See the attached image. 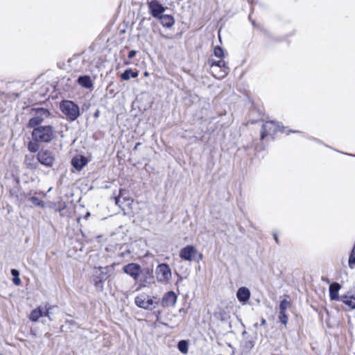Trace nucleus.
<instances>
[{
    "label": "nucleus",
    "mask_w": 355,
    "mask_h": 355,
    "mask_svg": "<svg viewBox=\"0 0 355 355\" xmlns=\"http://www.w3.org/2000/svg\"><path fill=\"white\" fill-rule=\"evenodd\" d=\"M157 280L160 282H165L171 277V270L166 263H161L158 265L156 269Z\"/></svg>",
    "instance_id": "12"
},
{
    "label": "nucleus",
    "mask_w": 355,
    "mask_h": 355,
    "mask_svg": "<svg viewBox=\"0 0 355 355\" xmlns=\"http://www.w3.org/2000/svg\"><path fill=\"white\" fill-rule=\"evenodd\" d=\"M277 132H286L288 134V132H295L296 131L289 130L286 131V128L280 127L279 125L277 124L273 121H266L262 125V131L261 132V139H263L266 136H273Z\"/></svg>",
    "instance_id": "4"
},
{
    "label": "nucleus",
    "mask_w": 355,
    "mask_h": 355,
    "mask_svg": "<svg viewBox=\"0 0 355 355\" xmlns=\"http://www.w3.org/2000/svg\"><path fill=\"white\" fill-rule=\"evenodd\" d=\"M123 270L125 273L130 275L134 280H138L141 274L145 273L146 275L151 276L153 270L150 269L141 270V266L135 263H128L123 266Z\"/></svg>",
    "instance_id": "6"
},
{
    "label": "nucleus",
    "mask_w": 355,
    "mask_h": 355,
    "mask_svg": "<svg viewBox=\"0 0 355 355\" xmlns=\"http://www.w3.org/2000/svg\"><path fill=\"white\" fill-rule=\"evenodd\" d=\"M214 54L216 58L220 59H223V58L225 56L223 49L219 46H217L214 48Z\"/></svg>",
    "instance_id": "29"
},
{
    "label": "nucleus",
    "mask_w": 355,
    "mask_h": 355,
    "mask_svg": "<svg viewBox=\"0 0 355 355\" xmlns=\"http://www.w3.org/2000/svg\"><path fill=\"white\" fill-rule=\"evenodd\" d=\"M90 216V213L89 212H87V214H85V218H88L89 216Z\"/></svg>",
    "instance_id": "38"
},
{
    "label": "nucleus",
    "mask_w": 355,
    "mask_h": 355,
    "mask_svg": "<svg viewBox=\"0 0 355 355\" xmlns=\"http://www.w3.org/2000/svg\"><path fill=\"white\" fill-rule=\"evenodd\" d=\"M12 281H13V283H14L15 285H17V286L20 285V284H21V282L20 278L19 277V276H17V277H13Z\"/></svg>",
    "instance_id": "33"
},
{
    "label": "nucleus",
    "mask_w": 355,
    "mask_h": 355,
    "mask_svg": "<svg viewBox=\"0 0 355 355\" xmlns=\"http://www.w3.org/2000/svg\"><path fill=\"white\" fill-rule=\"evenodd\" d=\"M251 293L249 288L245 286L240 287L236 292V297L238 300L243 304H245L250 300Z\"/></svg>",
    "instance_id": "17"
},
{
    "label": "nucleus",
    "mask_w": 355,
    "mask_h": 355,
    "mask_svg": "<svg viewBox=\"0 0 355 355\" xmlns=\"http://www.w3.org/2000/svg\"><path fill=\"white\" fill-rule=\"evenodd\" d=\"M25 163L30 168H35L37 167V163L34 161L33 155H26L25 158Z\"/></svg>",
    "instance_id": "24"
},
{
    "label": "nucleus",
    "mask_w": 355,
    "mask_h": 355,
    "mask_svg": "<svg viewBox=\"0 0 355 355\" xmlns=\"http://www.w3.org/2000/svg\"><path fill=\"white\" fill-rule=\"evenodd\" d=\"M266 323V320L263 319L261 320V324H264Z\"/></svg>",
    "instance_id": "39"
},
{
    "label": "nucleus",
    "mask_w": 355,
    "mask_h": 355,
    "mask_svg": "<svg viewBox=\"0 0 355 355\" xmlns=\"http://www.w3.org/2000/svg\"><path fill=\"white\" fill-rule=\"evenodd\" d=\"M28 200L33 203L35 207H44V203L42 200L35 196H31L28 198Z\"/></svg>",
    "instance_id": "27"
},
{
    "label": "nucleus",
    "mask_w": 355,
    "mask_h": 355,
    "mask_svg": "<svg viewBox=\"0 0 355 355\" xmlns=\"http://www.w3.org/2000/svg\"><path fill=\"white\" fill-rule=\"evenodd\" d=\"M198 256H199V259L197 260L198 261H199L200 260H201L202 259V254H198Z\"/></svg>",
    "instance_id": "37"
},
{
    "label": "nucleus",
    "mask_w": 355,
    "mask_h": 355,
    "mask_svg": "<svg viewBox=\"0 0 355 355\" xmlns=\"http://www.w3.org/2000/svg\"><path fill=\"white\" fill-rule=\"evenodd\" d=\"M141 282L145 284V283H147V280L146 279H144V280H141Z\"/></svg>",
    "instance_id": "40"
},
{
    "label": "nucleus",
    "mask_w": 355,
    "mask_h": 355,
    "mask_svg": "<svg viewBox=\"0 0 355 355\" xmlns=\"http://www.w3.org/2000/svg\"><path fill=\"white\" fill-rule=\"evenodd\" d=\"M38 141H30L28 144V149L29 151H31V153H35L37 152L39 148H40V146L39 144H37Z\"/></svg>",
    "instance_id": "28"
},
{
    "label": "nucleus",
    "mask_w": 355,
    "mask_h": 355,
    "mask_svg": "<svg viewBox=\"0 0 355 355\" xmlns=\"http://www.w3.org/2000/svg\"><path fill=\"white\" fill-rule=\"evenodd\" d=\"M340 302L346 306L347 311L355 309V288L340 296Z\"/></svg>",
    "instance_id": "10"
},
{
    "label": "nucleus",
    "mask_w": 355,
    "mask_h": 355,
    "mask_svg": "<svg viewBox=\"0 0 355 355\" xmlns=\"http://www.w3.org/2000/svg\"><path fill=\"white\" fill-rule=\"evenodd\" d=\"M88 162L86 157L78 155L74 156L71 159V165L77 171H80Z\"/></svg>",
    "instance_id": "18"
},
{
    "label": "nucleus",
    "mask_w": 355,
    "mask_h": 355,
    "mask_svg": "<svg viewBox=\"0 0 355 355\" xmlns=\"http://www.w3.org/2000/svg\"><path fill=\"white\" fill-rule=\"evenodd\" d=\"M138 75L139 73L137 71H132L131 69H128L121 74V78L123 80H128L130 77L134 78H137Z\"/></svg>",
    "instance_id": "23"
},
{
    "label": "nucleus",
    "mask_w": 355,
    "mask_h": 355,
    "mask_svg": "<svg viewBox=\"0 0 355 355\" xmlns=\"http://www.w3.org/2000/svg\"><path fill=\"white\" fill-rule=\"evenodd\" d=\"M108 269L107 267H100L95 269L94 274V286L98 291L103 288V282L108 278Z\"/></svg>",
    "instance_id": "8"
},
{
    "label": "nucleus",
    "mask_w": 355,
    "mask_h": 355,
    "mask_svg": "<svg viewBox=\"0 0 355 355\" xmlns=\"http://www.w3.org/2000/svg\"><path fill=\"white\" fill-rule=\"evenodd\" d=\"M78 83L86 89H91L93 87V83L89 76H80L77 80Z\"/></svg>",
    "instance_id": "20"
},
{
    "label": "nucleus",
    "mask_w": 355,
    "mask_h": 355,
    "mask_svg": "<svg viewBox=\"0 0 355 355\" xmlns=\"http://www.w3.org/2000/svg\"><path fill=\"white\" fill-rule=\"evenodd\" d=\"M55 307V306H51L49 304H46L44 307L40 306L31 311L29 315V319L32 322H37L39 318L45 316L48 317L50 320H52L50 314L51 313V310Z\"/></svg>",
    "instance_id": "7"
},
{
    "label": "nucleus",
    "mask_w": 355,
    "mask_h": 355,
    "mask_svg": "<svg viewBox=\"0 0 355 355\" xmlns=\"http://www.w3.org/2000/svg\"><path fill=\"white\" fill-rule=\"evenodd\" d=\"M10 272L13 277L19 276V272L16 269H12Z\"/></svg>",
    "instance_id": "35"
},
{
    "label": "nucleus",
    "mask_w": 355,
    "mask_h": 355,
    "mask_svg": "<svg viewBox=\"0 0 355 355\" xmlns=\"http://www.w3.org/2000/svg\"><path fill=\"white\" fill-rule=\"evenodd\" d=\"M178 299L173 291H168L164 294L162 300V305L164 307L174 306Z\"/></svg>",
    "instance_id": "15"
},
{
    "label": "nucleus",
    "mask_w": 355,
    "mask_h": 355,
    "mask_svg": "<svg viewBox=\"0 0 355 355\" xmlns=\"http://www.w3.org/2000/svg\"><path fill=\"white\" fill-rule=\"evenodd\" d=\"M148 8L150 14L155 18L159 17L166 10L164 7L157 0H152L148 3Z\"/></svg>",
    "instance_id": "14"
},
{
    "label": "nucleus",
    "mask_w": 355,
    "mask_h": 355,
    "mask_svg": "<svg viewBox=\"0 0 355 355\" xmlns=\"http://www.w3.org/2000/svg\"><path fill=\"white\" fill-rule=\"evenodd\" d=\"M348 265L351 269H354L355 268V243L349 254Z\"/></svg>",
    "instance_id": "25"
},
{
    "label": "nucleus",
    "mask_w": 355,
    "mask_h": 355,
    "mask_svg": "<svg viewBox=\"0 0 355 355\" xmlns=\"http://www.w3.org/2000/svg\"><path fill=\"white\" fill-rule=\"evenodd\" d=\"M37 158L41 164L46 167H51L55 161L53 153L48 150H40L37 155Z\"/></svg>",
    "instance_id": "11"
},
{
    "label": "nucleus",
    "mask_w": 355,
    "mask_h": 355,
    "mask_svg": "<svg viewBox=\"0 0 355 355\" xmlns=\"http://www.w3.org/2000/svg\"><path fill=\"white\" fill-rule=\"evenodd\" d=\"M60 110L70 121L76 120L80 115L79 107L71 101H63L60 103Z\"/></svg>",
    "instance_id": "2"
},
{
    "label": "nucleus",
    "mask_w": 355,
    "mask_h": 355,
    "mask_svg": "<svg viewBox=\"0 0 355 355\" xmlns=\"http://www.w3.org/2000/svg\"><path fill=\"white\" fill-rule=\"evenodd\" d=\"M290 306V302L286 300H283L279 304V319L280 322L286 325L288 322V316L286 313L287 309Z\"/></svg>",
    "instance_id": "16"
},
{
    "label": "nucleus",
    "mask_w": 355,
    "mask_h": 355,
    "mask_svg": "<svg viewBox=\"0 0 355 355\" xmlns=\"http://www.w3.org/2000/svg\"><path fill=\"white\" fill-rule=\"evenodd\" d=\"M0 355H3V354H0Z\"/></svg>",
    "instance_id": "42"
},
{
    "label": "nucleus",
    "mask_w": 355,
    "mask_h": 355,
    "mask_svg": "<svg viewBox=\"0 0 355 355\" xmlns=\"http://www.w3.org/2000/svg\"><path fill=\"white\" fill-rule=\"evenodd\" d=\"M188 342L187 340H180L178 344V349L183 354L188 352Z\"/></svg>",
    "instance_id": "26"
},
{
    "label": "nucleus",
    "mask_w": 355,
    "mask_h": 355,
    "mask_svg": "<svg viewBox=\"0 0 355 355\" xmlns=\"http://www.w3.org/2000/svg\"><path fill=\"white\" fill-rule=\"evenodd\" d=\"M273 237L277 243H278V236L277 234H273Z\"/></svg>",
    "instance_id": "36"
},
{
    "label": "nucleus",
    "mask_w": 355,
    "mask_h": 355,
    "mask_svg": "<svg viewBox=\"0 0 355 355\" xmlns=\"http://www.w3.org/2000/svg\"><path fill=\"white\" fill-rule=\"evenodd\" d=\"M67 205L65 202L63 201H59L54 205V207L56 211H61L64 210L66 208Z\"/></svg>",
    "instance_id": "30"
},
{
    "label": "nucleus",
    "mask_w": 355,
    "mask_h": 355,
    "mask_svg": "<svg viewBox=\"0 0 355 355\" xmlns=\"http://www.w3.org/2000/svg\"><path fill=\"white\" fill-rule=\"evenodd\" d=\"M214 316L222 322H227L230 318L229 312L223 309H219L215 312Z\"/></svg>",
    "instance_id": "22"
},
{
    "label": "nucleus",
    "mask_w": 355,
    "mask_h": 355,
    "mask_svg": "<svg viewBox=\"0 0 355 355\" xmlns=\"http://www.w3.org/2000/svg\"><path fill=\"white\" fill-rule=\"evenodd\" d=\"M125 64H130V62H125Z\"/></svg>",
    "instance_id": "41"
},
{
    "label": "nucleus",
    "mask_w": 355,
    "mask_h": 355,
    "mask_svg": "<svg viewBox=\"0 0 355 355\" xmlns=\"http://www.w3.org/2000/svg\"><path fill=\"white\" fill-rule=\"evenodd\" d=\"M254 347V343L251 340L245 342V347L247 349H252Z\"/></svg>",
    "instance_id": "32"
},
{
    "label": "nucleus",
    "mask_w": 355,
    "mask_h": 355,
    "mask_svg": "<svg viewBox=\"0 0 355 355\" xmlns=\"http://www.w3.org/2000/svg\"><path fill=\"white\" fill-rule=\"evenodd\" d=\"M32 137L35 141L49 142L54 137L53 128L51 125L35 127L33 130Z\"/></svg>",
    "instance_id": "1"
},
{
    "label": "nucleus",
    "mask_w": 355,
    "mask_h": 355,
    "mask_svg": "<svg viewBox=\"0 0 355 355\" xmlns=\"http://www.w3.org/2000/svg\"><path fill=\"white\" fill-rule=\"evenodd\" d=\"M136 54L137 51L135 50H132L129 52L128 57L129 59H132L136 55Z\"/></svg>",
    "instance_id": "34"
},
{
    "label": "nucleus",
    "mask_w": 355,
    "mask_h": 355,
    "mask_svg": "<svg viewBox=\"0 0 355 355\" xmlns=\"http://www.w3.org/2000/svg\"><path fill=\"white\" fill-rule=\"evenodd\" d=\"M208 64L211 68L218 67L220 69L219 73L216 75H214V76L218 79L226 76L230 71L229 67L223 59H220L218 61L214 59H209Z\"/></svg>",
    "instance_id": "9"
},
{
    "label": "nucleus",
    "mask_w": 355,
    "mask_h": 355,
    "mask_svg": "<svg viewBox=\"0 0 355 355\" xmlns=\"http://www.w3.org/2000/svg\"><path fill=\"white\" fill-rule=\"evenodd\" d=\"M198 254V252L194 246L187 245L180 250V257L184 261H192Z\"/></svg>",
    "instance_id": "13"
},
{
    "label": "nucleus",
    "mask_w": 355,
    "mask_h": 355,
    "mask_svg": "<svg viewBox=\"0 0 355 355\" xmlns=\"http://www.w3.org/2000/svg\"><path fill=\"white\" fill-rule=\"evenodd\" d=\"M135 303L139 308L146 310H153L155 308L157 301H156L155 297L143 293L135 297Z\"/></svg>",
    "instance_id": "5"
},
{
    "label": "nucleus",
    "mask_w": 355,
    "mask_h": 355,
    "mask_svg": "<svg viewBox=\"0 0 355 355\" xmlns=\"http://www.w3.org/2000/svg\"><path fill=\"white\" fill-rule=\"evenodd\" d=\"M341 288V286L339 283L334 282L329 285V297L331 300L340 301V296H339V291Z\"/></svg>",
    "instance_id": "19"
},
{
    "label": "nucleus",
    "mask_w": 355,
    "mask_h": 355,
    "mask_svg": "<svg viewBox=\"0 0 355 355\" xmlns=\"http://www.w3.org/2000/svg\"><path fill=\"white\" fill-rule=\"evenodd\" d=\"M157 19H159L162 25L166 28H171L175 23L173 17L169 15H162Z\"/></svg>",
    "instance_id": "21"
},
{
    "label": "nucleus",
    "mask_w": 355,
    "mask_h": 355,
    "mask_svg": "<svg viewBox=\"0 0 355 355\" xmlns=\"http://www.w3.org/2000/svg\"><path fill=\"white\" fill-rule=\"evenodd\" d=\"M125 193L124 189L119 190V194L118 197H114L115 204L120 206V198L123 197Z\"/></svg>",
    "instance_id": "31"
},
{
    "label": "nucleus",
    "mask_w": 355,
    "mask_h": 355,
    "mask_svg": "<svg viewBox=\"0 0 355 355\" xmlns=\"http://www.w3.org/2000/svg\"><path fill=\"white\" fill-rule=\"evenodd\" d=\"M31 114L33 116L29 119L28 124L29 128H35L50 116L49 111L43 107L32 109Z\"/></svg>",
    "instance_id": "3"
}]
</instances>
